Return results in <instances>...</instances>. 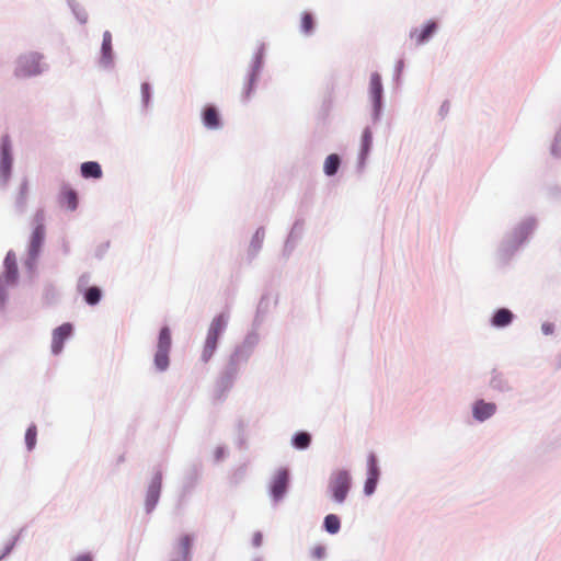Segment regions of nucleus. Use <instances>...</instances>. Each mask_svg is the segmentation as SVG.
I'll list each match as a JSON object with an SVG mask.
<instances>
[{"instance_id":"16","label":"nucleus","mask_w":561,"mask_h":561,"mask_svg":"<svg viewBox=\"0 0 561 561\" xmlns=\"http://www.w3.org/2000/svg\"><path fill=\"white\" fill-rule=\"evenodd\" d=\"M227 325V319L224 314L217 316L210 323L207 335L218 339Z\"/></svg>"},{"instance_id":"19","label":"nucleus","mask_w":561,"mask_h":561,"mask_svg":"<svg viewBox=\"0 0 561 561\" xmlns=\"http://www.w3.org/2000/svg\"><path fill=\"white\" fill-rule=\"evenodd\" d=\"M7 278L9 282H14L18 276V267L14 256L9 253L5 257Z\"/></svg>"},{"instance_id":"11","label":"nucleus","mask_w":561,"mask_h":561,"mask_svg":"<svg viewBox=\"0 0 561 561\" xmlns=\"http://www.w3.org/2000/svg\"><path fill=\"white\" fill-rule=\"evenodd\" d=\"M60 204L70 210H75L78 206V195L76 191L64 186L60 192Z\"/></svg>"},{"instance_id":"4","label":"nucleus","mask_w":561,"mask_h":561,"mask_svg":"<svg viewBox=\"0 0 561 561\" xmlns=\"http://www.w3.org/2000/svg\"><path fill=\"white\" fill-rule=\"evenodd\" d=\"M288 480L289 476L286 469L276 471L271 485V493L275 500L283 497L287 489Z\"/></svg>"},{"instance_id":"22","label":"nucleus","mask_w":561,"mask_h":561,"mask_svg":"<svg viewBox=\"0 0 561 561\" xmlns=\"http://www.w3.org/2000/svg\"><path fill=\"white\" fill-rule=\"evenodd\" d=\"M101 296V289L99 287L93 286L87 289L84 294V300L87 301V304L93 306L100 301Z\"/></svg>"},{"instance_id":"21","label":"nucleus","mask_w":561,"mask_h":561,"mask_svg":"<svg viewBox=\"0 0 561 561\" xmlns=\"http://www.w3.org/2000/svg\"><path fill=\"white\" fill-rule=\"evenodd\" d=\"M311 437L306 432L297 433L293 438V444L298 449H305L310 445Z\"/></svg>"},{"instance_id":"32","label":"nucleus","mask_w":561,"mask_h":561,"mask_svg":"<svg viewBox=\"0 0 561 561\" xmlns=\"http://www.w3.org/2000/svg\"><path fill=\"white\" fill-rule=\"evenodd\" d=\"M73 561H92V559L89 554H81L78 556Z\"/></svg>"},{"instance_id":"13","label":"nucleus","mask_w":561,"mask_h":561,"mask_svg":"<svg viewBox=\"0 0 561 561\" xmlns=\"http://www.w3.org/2000/svg\"><path fill=\"white\" fill-rule=\"evenodd\" d=\"M81 175L85 179H100L102 176L101 165L94 161L84 162L81 164Z\"/></svg>"},{"instance_id":"23","label":"nucleus","mask_w":561,"mask_h":561,"mask_svg":"<svg viewBox=\"0 0 561 561\" xmlns=\"http://www.w3.org/2000/svg\"><path fill=\"white\" fill-rule=\"evenodd\" d=\"M368 477L379 479V467L375 454H369L367 457Z\"/></svg>"},{"instance_id":"24","label":"nucleus","mask_w":561,"mask_h":561,"mask_svg":"<svg viewBox=\"0 0 561 561\" xmlns=\"http://www.w3.org/2000/svg\"><path fill=\"white\" fill-rule=\"evenodd\" d=\"M324 527L328 533L336 534L340 529V519L336 515L330 514L324 518Z\"/></svg>"},{"instance_id":"29","label":"nucleus","mask_w":561,"mask_h":561,"mask_svg":"<svg viewBox=\"0 0 561 561\" xmlns=\"http://www.w3.org/2000/svg\"><path fill=\"white\" fill-rule=\"evenodd\" d=\"M377 482H378V479L367 477V480H366L365 486H364V491H365L366 495H371L375 492Z\"/></svg>"},{"instance_id":"28","label":"nucleus","mask_w":561,"mask_h":561,"mask_svg":"<svg viewBox=\"0 0 561 561\" xmlns=\"http://www.w3.org/2000/svg\"><path fill=\"white\" fill-rule=\"evenodd\" d=\"M192 545V538L188 535H184L179 540L180 552L186 556Z\"/></svg>"},{"instance_id":"18","label":"nucleus","mask_w":561,"mask_h":561,"mask_svg":"<svg viewBox=\"0 0 561 561\" xmlns=\"http://www.w3.org/2000/svg\"><path fill=\"white\" fill-rule=\"evenodd\" d=\"M340 167V158L337 154L332 153L327 157L324 161V172L327 175H334Z\"/></svg>"},{"instance_id":"27","label":"nucleus","mask_w":561,"mask_h":561,"mask_svg":"<svg viewBox=\"0 0 561 561\" xmlns=\"http://www.w3.org/2000/svg\"><path fill=\"white\" fill-rule=\"evenodd\" d=\"M301 30L306 34L311 33L313 30V16L308 12H305L301 16Z\"/></svg>"},{"instance_id":"1","label":"nucleus","mask_w":561,"mask_h":561,"mask_svg":"<svg viewBox=\"0 0 561 561\" xmlns=\"http://www.w3.org/2000/svg\"><path fill=\"white\" fill-rule=\"evenodd\" d=\"M171 343L170 329L168 327H163L159 333L157 352L154 355V365L159 370H165L169 366Z\"/></svg>"},{"instance_id":"10","label":"nucleus","mask_w":561,"mask_h":561,"mask_svg":"<svg viewBox=\"0 0 561 561\" xmlns=\"http://www.w3.org/2000/svg\"><path fill=\"white\" fill-rule=\"evenodd\" d=\"M369 91H370V94L374 100L376 108H379L381 95H382V84H381L380 76L377 72H374L370 76Z\"/></svg>"},{"instance_id":"5","label":"nucleus","mask_w":561,"mask_h":561,"mask_svg":"<svg viewBox=\"0 0 561 561\" xmlns=\"http://www.w3.org/2000/svg\"><path fill=\"white\" fill-rule=\"evenodd\" d=\"M37 225L32 233L30 243V254L36 256L45 239V227L43 225V216H36Z\"/></svg>"},{"instance_id":"15","label":"nucleus","mask_w":561,"mask_h":561,"mask_svg":"<svg viewBox=\"0 0 561 561\" xmlns=\"http://www.w3.org/2000/svg\"><path fill=\"white\" fill-rule=\"evenodd\" d=\"M256 82V71H251L244 82L243 89L241 91V100L249 101L253 94L254 87Z\"/></svg>"},{"instance_id":"2","label":"nucleus","mask_w":561,"mask_h":561,"mask_svg":"<svg viewBox=\"0 0 561 561\" xmlns=\"http://www.w3.org/2000/svg\"><path fill=\"white\" fill-rule=\"evenodd\" d=\"M351 488V478L347 471L339 470L333 473L330 482V489L333 495V499L342 503Z\"/></svg>"},{"instance_id":"12","label":"nucleus","mask_w":561,"mask_h":561,"mask_svg":"<svg viewBox=\"0 0 561 561\" xmlns=\"http://www.w3.org/2000/svg\"><path fill=\"white\" fill-rule=\"evenodd\" d=\"M203 123L207 128L216 129L220 126L218 111L214 106L205 107L203 112Z\"/></svg>"},{"instance_id":"3","label":"nucleus","mask_w":561,"mask_h":561,"mask_svg":"<svg viewBox=\"0 0 561 561\" xmlns=\"http://www.w3.org/2000/svg\"><path fill=\"white\" fill-rule=\"evenodd\" d=\"M42 56L38 54H28L20 58L18 76H33L41 72Z\"/></svg>"},{"instance_id":"8","label":"nucleus","mask_w":561,"mask_h":561,"mask_svg":"<svg viewBox=\"0 0 561 561\" xmlns=\"http://www.w3.org/2000/svg\"><path fill=\"white\" fill-rule=\"evenodd\" d=\"M496 411V405L491 402H484L483 400H479L473 405V416L478 421H485L491 417Z\"/></svg>"},{"instance_id":"20","label":"nucleus","mask_w":561,"mask_h":561,"mask_svg":"<svg viewBox=\"0 0 561 561\" xmlns=\"http://www.w3.org/2000/svg\"><path fill=\"white\" fill-rule=\"evenodd\" d=\"M102 53L105 62H110L112 58V35L107 31L103 34Z\"/></svg>"},{"instance_id":"25","label":"nucleus","mask_w":561,"mask_h":561,"mask_svg":"<svg viewBox=\"0 0 561 561\" xmlns=\"http://www.w3.org/2000/svg\"><path fill=\"white\" fill-rule=\"evenodd\" d=\"M37 428L35 425H31L25 433V444L28 450H32L36 445Z\"/></svg>"},{"instance_id":"7","label":"nucleus","mask_w":561,"mask_h":561,"mask_svg":"<svg viewBox=\"0 0 561 561\" xmlns=\"http://www.w3.org/2000/svg\"><path fill=\"white\" fill-rule=\"evenodd\" d=\"M436 28L437 24L434 21H430L424 25V27L411 31L410 38L415 45H421L430 39Z\"/></svg>"},{"instance_id":"9","label":"nucleus","mask_w":561,"mask_h":561,"mask_svg":"<svg viewBox=\"0 0 561 561\" xmlns=\"http://www.w3.org/2000/svg\"><path fill=\"white\" fill-rule=\"evenodd\" d=\"M160 490H161V476L160 474H157L149 488H148V492H147V508L148 511H151L154 505L157 504L158 500H159V495H160Z\"/></svg>"},{"instance_id":"33","label":"nucleus","mask_w":561,"mask_h":561,"mask_svg":"<svg viewBox=\"0 0 561 561\" xmlns=\"http://www.w3.org/2000/svg\"><path fill=\"white\" fill-rule=\"evenodd\" d=\"M542 329L547 334L551 332V329L548 325H543Z\"/></svg>"},{"instance_id":"30","label":"nucleus","mask_w":561,"mask_h":561,"mask_svg":"<svg viewBox=\"0 0 561 561\" xmlns=\"http://www.w3.org/2000/svg\"><path fill=\"white\" fill-rule=\"evenodd\" d=\"M141 93H142V98H144L145 103H148L149 96H150V87H149L148 83H142L141 84Z\"/></svg>"},{"instance_id":"26","label":"nucleus","mask_w":561,"mask_h":561,"mask_svg":"<svg viewBox=\"0 0 561 561\" xmlns=\"http://www.w3.org/2000/svg\"><path fill=\"white\" fill-rule=\"evenodd\" d=\"M373 142V135L369 128H365L362 135V153L367 154Z\"/></svg>"},{"instance_id":"17","label":"nucleus","mask_w":561,"mask_h":561,"mask_svg":"<svg viewBox=\"0 0 561 561\" xmlns=\"http://www.w3.org/2000/svg\"><path fill=\"white\" fill-rule=\"evenodd\" d=\"M218 339L207 335L202 353V359L207 363L214 355Z\"/></svg>"},{"instance_id":"14","label":"nucleus","mask_w":561,"mask_h":561,"mask_svg":"<svg viewBox=\"0 0 561 561\" xmlns=\"http://www.w3.org/2000/svg\"><path fill=\"white\" fill-rule=\"evenodd\" d=\"M513 320V313L505 308L499 309L493 318H492V324L497 328H503L508 325Z\"/></svg>"},{"instance_id":"6","label":"nucleus","mask_w":561,"mask_h":561,"mask_svg":"<svg viewBox=\"0 0 561 561\" xmlns=\"http://www.w3.org/2000/svg\"><path fill=\"white\" fill-rule=\"evenodd\" d=\"M72 327L69 323H64L53 332L51 351L54 354H59L62 350L64 342L70 336Z\"/></svg>"},{"instance_id":"31","label":"nucleus","mask_w":561,"mask_h":561,"mask_svg":"<svg viewBox=\"0 0 561 561\" xmlns=\"http://www.w3.org/2000/svg\"><path fill=\"white\" fill-rule=\"evenodd\" d=\"M325 553V549L321 546H318V547H314L312 549V556L316 558V559H321Z\"/></svg>"}]
</instances>
